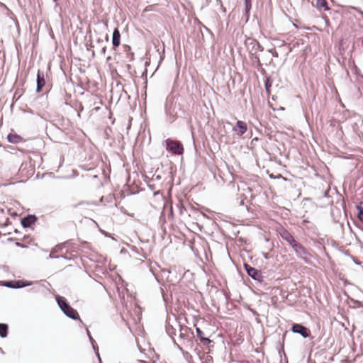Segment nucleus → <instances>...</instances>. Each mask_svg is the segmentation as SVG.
<instances>
[{
  "mask_svg": "<svg viewBox=\"0 0 363 363\" xmlns=\"http://www.w3.org/2000/svg\"><path fill=\"white\" fill-rule=\"evenodd\" d=\"M86 333L89 337V341L91 344L92 348H93V350H94V348H96V347H98L96 345V342L94 340V339L92 337V336L91 335L90 332L88 329H86Z\"/></svg>",
  "mask_w": 363,
  "mask_h": 363,
  "instance_id": "b1692460",
  "label": "nucleus"
},
{
  "mask_svg": "<svg viewBox=\"0 0 363 363\" xmlns=\"http://www.w3.org/2000/svg\"><path fill=\"white\" fill-rule=\"evenodd\" d=\"M173 343H174V345H176V347L178 348V350L182 352V354H184V356H186V355H190V354H189V352H185V351L183 350V348H182L179 345H178V344L177 343V342H176V340H175V339H174V338H173Z\"/></svg>",
  "mask_w": 363,
  "mask_h": 363,
  "instance_id": "bb28decb",
  "label": "nucleus"
},
{
  "mask_svg": "<svg viewBox=\"0 0 363 363\" xmlns=\"http://www.w3.org/2000/svg\"><path fill=\"white\" fill-rule=\"evenodd\" d=\"M165 330L167 335L173 340L174 335H176V329L169 323H167L165 325Z\"/></svg>",
  "mask_w": 363,
  "mask_h": 363,
  "instance_id": "a211bd4d",
  "label": "nucleus"
},
{
  "mask_svg": "<svg viewBox=\"0 0 363 363\" xmlns=\"http://www.w3.org/2000/svg\"><path fill=\"white\" fill-rule=\"evenodd\" d=\"M245 45L249 53L264 50L263 46L255 39L252 38H247L245 40Z\"/></svg>",
  "mask_w": 363,
  "mask_h": 363,
  "instance_id": "0eeeda50",
  "label": "nucleus"
},
{
  "mask_svg": "<svg viewBox=\"0 0 363 363\" xmlns=\"http://www.w3.org/2000/svg\"><path fill=\"white\" fill-rule=\"evenodd\" d=\"M262 256H263V257H264V259H269V255H268L267 253H266V252H262Z\"/></svg>",
  "mask_w": 363,
  "mask_h": 363,
  "instance_id": "a19ab883",
  "label": "nucleus"
},
{
  "mask_svg": "<svg viewBox=\"0 0 363 363\" xmlns=\"http://www.w3.org/2000/svg\"><path fill=\"white\" fill-rule=\"evenodd\" d=\"M60 257L67 259L68 258L65 255H60Z\"/></svg>",
  "mask_w": 363,
  "mask_h": 363,
  "instance_id": "5fc2aeb1",
  "label": "nucleus"
},
{
  "mask_svg": "<svg viewBox=\"0 0 363 363\" xmlns=\"http://www.w3.org/2000/svg\"><path fill=\"white\" fill-rule=\"evenodd\" d=\"M94 351L95 352V354H96V356L99 363H102L101 359V357H100V354H99V347H96V348H94Z\"/></svg>",
  "mask_w": 363,
  "mask_h": 363,
  "instance_id": "cd10ccee",
  "label": "nucleus"
},
{
  "mask_svg": "<svg viewBox=\"0 0 363 363\" xmlns=\"http://www.w3.org/2000/svg\"><path fill=\"white\" fill-rule=\"evenodd\" d=\"M65 244L66 242L60 243L58 245H57V247H59L60 249H62L63 247H65Z\"/></svg>",
  "mask_w": 363,
  "mask_h": 363,
  "instance_id": "ea45409f",
  "label": "nucleus"
},
{
  "mask_svg": "<svg viewBox=\"0 0 363 363\" xmlns=\"http://www.w3.org/2000/svg\"><path fill=\"white\" fill-rule=\"evenodd\" d=\"M0 353H1V354H4V350H2V348H1V347H0Z\"/></svg>",
  "mask_w": 363,
  "mask_h": 363,
  "instance_id": "4d7b16f0",
  "label": "nucleus"
},
{
  "mask_svg": "<svg viewBox=\"0 0 363 363\" xmlns=\"http://www.w3.org/2000/svg\"><path fill=\"white\" fill-rule=\"evenodd\" d=\"M250 59L253 62L256 63L257 66H261L262 63L260 62L259 56L257 52L249 53Z\"/></svg>",
  "mask_w": 363,
  "mask_h": 363,
  "instance_id": "6ab92c4d",
  "label": "nucleus"
},
{
  "mask_svg": "<svg viewBox=\"0 0 363 363\" xmlns=\"http://www.w3.org/2000/svg\"><path fill=\"white\" fill-rule=\"evenodd\" d=\"M2 284V281H0V286H1Z\"/></svg>",
  "mask_w": 363,
  "mask_h": 363,
  "instance_id": "774afa93",
  "label": "nucleus"
},
{
  "mask_svg": "<svg viewBox=\"0 0 363 363\" xmlns=\"http://www.w3.org/2000/svg\"><path fill=\"white\" fill-rule=\"evenodd\" d=\"M290 330L295 334L300 335L303 338H308L311 336V332L308 328L301 323H293Z\"/></svg>",
  "mask_w": 363,
  "mask_h": 363,
  "instance_id": "423d86ee",
  "label": "nucleus"
},
{
  "mask_svg": "<svg viewBox=\"0 0 363 363\" xmlns=\"http://www.w3.org/2000/svg\"><path fill=\"white\" fill-rule=\"evenodd\" d=\"M110 59H111V57H110V56H108V57H107V60H110Z\"/></svg>",
  "mask_w": 363,
  "mask_h": 363,
  "instance_id": "69168bd1",
  "label": "nucleus"
},
{
  "mask_svg": "<svg viewBox=\"0 0 363 363\" xmlns=\"http://www.w3.org/2000/svg\"><path fill=\"white\" fill-rule=\"evenodd\" d=\"M55 299L59 308L67 317L74 320H79L80 322H82L78 312L70 306L65 297L57 295Z\"/></svg>",
  "mask_w": 363,
  "mask_h": 363,
  "instance_id": "f257e3e1",
  "label": "nucleus"
},
{
  "mask_svg": "<svg viewBox=\"0 0 363 363\" xmlns=\"http://www.w3.org/2000/svg\"><path fill=\"white\" fill-rule=\"evenodd\" d=\"M233 130L237 133L238 135L242 136L247 130V123L242 121H237Z\"/></svg>",
  "mask_w": 363,
  "mask_h": 363,
  "instance_id": "1a4fd4ad",
  "label": "nucleus"
},
{
  "mask_svg": "<svg viewBox=\"0 0 363 363\" xmlns=\"http://www.w3.org/2000/svg\"><path fill=\"white\" fill-rule=\"evenodd\" d=\"M199 24L201 25V28H203V29H205V30H206L208 33H209L211 35H213V32L208 28H207L206 26H204L203 24H202L201 22L199 21Z\"/></svg>",
  "mask_w": 363,
  "mask_h": 363,
  "instance_id": "c85d7f7f",
  "label": "nucleus"
},
{
  "mask_svg": "<svg viewBox=\"0 0 363 363\" xmlns=\"http://www.w3.org/2000/svg\"><path fill=\"white\" fill-rule=\"evenodd\" d=\"M316 4L318 7L323 8L325 11L329 10L326 0H317Z\"/></svg>",
  "mask_w": 363,
  "mask_h": 363,
  "instance_id": "4be33fe9",
  "label": "nucleus"
},
{
  "mask_svg": "<svg viewBox=\"0 0 363 363\" xmlns=\"http://www.w3.org/2000/svg\"><path fill=\"white\" fill-rule=\"evenodd\" d=\"M121 44V33L118 28H115L112 34V45L113 48L118 47Z\"/></svg>",
  "mask_w": 363,
  "mask_h": 363,
  "instance_id": "9b49d317",
  "label": "nucleus"
},
{
  "mask_svg": "<svg viewBox=\"0 0 363 363\" xmlns=\"http://www.w3.org/2000/svg\"><path fill=\"white\" fill-rule=\"evenodd\" d=\"M150 272H152V275L155 277V279H156L157 282H158V283H159V282H160V281H159V279H158V278H157V275H156V274H155V273L154 272L152 267H150Z\"/></svg>",
  "mask_w": 363,
  "mask_h": 363,
  "instance_id": "473e14b6",
  "label": "nucleus"
},
{
  "mask_svg": "<svg viewBox=\"0 0 363 363\" xmlns=\"http://www.w3.org/2000/svg\"><path fill=\"white\" fill-rule=\"evenodd\" d=\"M186 118V121H187V123L190 125V128H191V130L193 131L194 128H193V126L191 125V116H189Z\"/></svg>",
  "mask_w": 363,
  "mask_h": 363,
  "instance_id": "7c9ffc66",
  "label": "nucleus"
},
{
  "mask_svg": "<svg viewBox=\"0 0 363 363\" xmlns=\"http://www.w3.org/2000/svg\"><path fill=\"white\" fill-rule=\"evenodd\" d=\"M36 83V92L40 93L42 91V89L45 85L44 73L43 72H41L40 69H38L37 72Z\"/></svg>",
  "mask_w": 363,
  "mask_h": 363,
  "instance_id": "9d476101",
  "label": "nucleus"
},
{
  "mask_svg": "<svg viewBox=\"0 0 363 363\" xmlns=\"http://www.w3.org/2000/svg\"><path fill=\"white\" fill-rule=\"evenodd\" d=\"M7 140L11 143L18 144L23 140V138L17 133H10L7 135Z\"/></svg>",
  "mask_w": 363,
  "mask_h": 363,
  "instance_id": "f8f14e48",
  "label": "nucleus"
},
{
  "mask_svg": "<svg viewBox=\"0 0 363 363\" xmlns=\"http://www.w3.org/2000/svg\"><path fill=\"white\" fill-rule=\"evenodd\" d=\"M292 250L298 258L303 260L306 263L309 262L311 255L300 242H298Z\"/></svg>",
  "mask_w": 363,
  "mask_h": 363,
  "instance_id": "39448f33",
  "label": "nucleus"
},
{
  "mask_svg": "<svg viewBox=\"0 0 363 363\" xmlns=\"http://www.w3.org/2000/svg\"><path fill=\"white\" fill-rule=\"evenodd\" d=\"M0 213H4V209L3 208H0Z\"/></svg>",
  "mask_w": 363,
  "mask_h": 363,
  "instance_id": "bf43d9fd",
  "label": "nucleus"
},
{
  "mask_svg": "<svg viewBox=\"0 0 363 363\" xmlns=\"http://www.w3.org/2000/svg\"><path fill=\"white\" fill-rule=\"evenodd\" d=\"M162 145L166 150L172 155H182L184 154V146L179 140L167 138L163 142Z\"/></svg>",
  "mask_w": 363,
  "mask_h": 363,
  "instance_id": "f03ea898",
  "label": "nucleus"
},
{
  "mask_svg": "<svg viewBox=\"0 0 363 363\" xmlns=\"http://www.w3.org/2000/svg\"><path fill=\"white\" fill-rule=\"evenodd\" d=\"M279 235L281 238L285 241H287L293 236V235L285 228H281L280 230Z\"/></svg>",
  "mask_w": 363,
  "mask_h": 363,
  "instance_id": "f3484780",
  "label": "nucleus"
},
{
  "mask_svg": "<svg viewBox=\"0 0 363 363\" xmlns=\"http://www.w3.org/2000/svg\"><path fill=\"white\" fill-rule=\"evenodd\" d=\"M76 171H73L74 175L77 176V174L75 173Z\"/></svg>",
  "mask_w": 363,
  "mask_h": 363,
  "instance_id": "052dcab7",
  "label": "nucleus"
},
{
  "mask_svg": "<svg viewBox=\"0 0 363 363\" xmlns=\"http://www.w3.org/2000/svg\"><path fill=\"white\" fill-rule=\"evenodd\" d=\"M245 1V10L244 16H246V21L249 20L250 13L252 8V0H244Z\"/></svg>",
  "mask_w": 363,
  "mask_h": 363,
  "instance_id": "2eb2a0df",
  "label": "nucleus"
},
{
  "mask_svg": "<svg viewBox=\"0 0 363 363\" xmlns=\"http://www.w3.org/2000/svg\"><path fill=\"white\" fill-rule=\"evenodd\" d=\"M10 215L12 216V217H15V216H17L18 214L16 212H12V213H10Z\"/></svg>",
  "mask_w": 363,
  "mask_h": 363,
  "instance_id": "09e8293b",
  "label": "nucleus"
},
{
  "mask_svg": "<svg viewBox=\"0 0 363 363\" xmlns=\"http://www.w3.org/2000/svg\"><path fill=\"white\" fill-rule=\"evenodd\" d=\"M162 272L163 273H166L167 272L168 274H169L171 272L169 269H162Z\"/></svg>",
  "mask_w": 363,
  "mask_h": 363,
  "instance_id": "3c124183",
  "label": "nucleus"
},
{
  "mask_svg": "<svg viewBox=\"0 0 363 363\" xmlns=\"http://www.w3.org/2000/svg\"><path fill=\"white\" fill-rule=\"evenodd\" d=\"M131 250H132V251L135 252V253H137V254H140V253H139V249H138L137 247H135V246H132V247H131Z\"/></svg>",
  "mask_w": 363,
  "mask_h": 363,
  "instance_id": "72a5a7b5",
  "label": "nucleus"
},
{
  "mask_svg": "<svg viewBox=\"0 0 363 363\" xmlns=\"http://www.w3.org/2000/svg\"><path fill=\"white\" fill-rule=\"evenodd\" d=\"M100 232L106 237H110V234L105 230H100Z\"/></svg>",
  "mask_w": 363,
  "mask_h": 363,
  "instance_id": "58836bf2",
  "label": "nucleus"
},
{
  "mask_svg": "<svg viewBox=\"0 0 363 363\" xmlns=\"http://www.w3.org/2000/svg\"><path fill=\"white\" fill-rule=\"evenodd\" d=\"M96 41H97V43L99 44H104V41L102 39H100V38L97 39Z\"/></svg>",
  "mask_w": 363,
  "mask_h": 363,
  "instance_id": "a18cd8bd",
  "label": "nucleus"
},
{
  "mask_svg": "<svg viewBox=\"0 0 363 363\" xmlns=\"http://www.w3.org/2000/svg\"><path fill=\"white\" fill-rule=\"evenodd\" d=\"M220 9L223 13H226V9L222 4H220Z\"/></svg>",
  "mask_w": 363,
  "mask_h": 363,
  "instance_id": "e433bc0d",
  "label": "nucleus"
},
{
  "mask_svg": "<svg viewBox=\"0 0 363 363\" xmlns=\"http://www.w3.org/2000/svg\"><path fill=\"white\" fill-rule=\"evenodd\" d=\"M76 171H73L74 175L77 176V174L75 173Z\"/></svg>",
  "mask_w": 363,
  "mask_h": 363,
  "instance_id": "680f3d73",
  "label": "nucleus"
},
{
  "mask_svg": "<svg viewBox=\"0 0 363 363\" xmlns=\"http://www.w3.org/2000/svg\"><path fill=\"white\" fill-rule=\"evenodd\" d=\"M272 85V82L270 78H267L264 81V88L267 93H270Z\"/></svg>",
  "mask_w": 363,
  "mask_h": 363,
  "instance_id": "5701e85b",
  "label": "nucleus"
},
{
  "mask_svg": "<svg viewBox=\"0 0 363 363\" xmlns=\"http://www.w3.org/2000/svg\"><path fill=\"white\" fill-rule=\"evenodd\" d=\"M123 50L126 55V58L129 62L134 60V53L131 51V48L128 45H123Z\"/></svg>",
  "mask_w": 363,
  "mask_h": 363,
  "instance_id": "4468645a",
  "label": "nucleus"
},
{
  "mask_svg": "<svg viewBox=\"0 0 363 363\" xmlns=\"http://www.w3.org/2000/svg\"><path fill=\"white\" fill-rule=\"evenodd\" d=\"M87 245H88V242H85V241L82 243V246L83 247H87Z\"/></svg>",
  "mask_w": 363,
  "mask_h": 363,
  "instance_id": "49530a36",
  "label": "nucleus"
},
{
  "mask_svg": "<svg viewBox=\"0 0 363 363\" xmlns=\"http://www.w3.org/2000/svg\"><path fill=\"white\" fill-rule=\"evenodd\" d=\"M179 337L182 339H184L186 337V335L180 331Z\"/></svg>",
  "mask_w": 363,
  "mask_h": 363,
  "instance_id": "37998d69",
  "label": "nucleus"
},
{
  "mask_svg": "<svg viewBox=\"0 0 363 363\" xmlns=\"http://www.w3.org/2000/svg\"><path fill=\"white\" fill-rule=\"evenodd\" d=\"M33 281L24 280V279H13L8 281H2L1 286H5L10 289H22L26 286H31Z\"/></svg>",
  "mask_w": 363,
  "mask_h": 363,
  "instance_id": "20e7f679",
  "label": "nucleus"
},
{
  "mask_svg": "<svg viewBox=\"0 0 363 363\" xmlns=\"http://www.w3.org/2000/svg\"><path fill=\"white\" fill-rule=\"evenodd\" d=\"M105 42L106 43L108 42V35H106Z\"/></svg>",
  "mask_w": 363,
  "mask_h": 363,
  "instance_id": "864d4df0",
  "label": "nucleus"
},
{
  "mask_svg": "<svg viewBox=\"0 0 363 363\" xmlns=\"http://www.w3.org/2000/svg\"><path fill=\"white\" fill-rule=\"evenodd\" d=\"M353 9L357 11L359 13V14L363 18V11H361L359 9L355 8V7H353Z\"/></svg>",
  "mask_w": 363,
  "mask_h": 363,
  "instance_id": "c9c22d12",
  "label": "nucleus"
},
{
  "mask_svg": "<svg viewBox=\"0 0 363 363\" xmlns=\"http://www.w3.org/2000/svg\"><path fill=\"white\" fill-rule=\"evenodd\" d=\"M49 258L50 259H57V258H60V256H54V255H52V253H50L49 255Z\"/></svg>",
  "mask_w": 363,
  "mask_h": 363,
  "instance_id": "79ce46f5",
  "label": "nucleus"
},
{
  "mask_svg": "<svg viewBox=\"0 0 363 363\" xmlns=\"http://www.w3.org/2000/svg\"><path fill=\"white\" fill-rule=\"evenodd\" d=\"M342 363H351V362L348 359H345L342 360Z\"/></svg>",
  "mask_w": 363,
  "mask_h": 363,
  "instance_id": "de8ad7c7",
  "label": "nucleus"
},
{
  "mask_svg": "<svg viewBox=\"0 0 363 363\" xmlns=\"http://www.w3.org/2000/svg\"><path fill=\"white\" fill-rule=\"evenodd\" d=\"M280 345V347L278 349V352L280 357H281V354H283L285 358H286V355L284 352V341L282 342H279Z\"/></svg>",
  "mask_w": 363,
  "mask_h": 363,
  "instance_id": "393cba45",
  "label": "nucleus"
},
{
  "mask_svg": "<svg viewBox=\"0 0 363 363\" xmlns=\"http://www.w3.org/2000/svg\"><path fill=\"white\" fill-rule=\"evenodd\" d=\"M196 333L198 337L199 338V340L204 345L209 344L212 342V340H210L209 337H205L203 336V333L200 328H196Z\"/></svg>",
  "mask_w": 363,
  "mask_h": 363,
  "instance_id": "ddd939ff",
  "label": "nucleus"
},
{
  "mask_svg": "<svg viewBox=\"0 0 363 363\" xmlns=\"http://www.w3.org/2000/svg\"><path fill=\"white\" fill-rule=\"evenodd\" d=\"M15 233H18V230H15Z\"/></svg>",
  "mask_w": 363,
  "mask_h": 363,
  "instance_id": "0e129e2a",
  "label": "nucleus"
},
{
  "mask_svg": "<svg viewBox=\"0 0 363 363\" xmlns=\"http://www.w3.org/2000/svg\"><path fill=\"white\" fill-rule=\"evenodd\" d=\"M362 203H359L357 205L356 208L357 210V218L359 221H361L363 223V207L362 206Z\"/></svg>",
  "mask_w": 363,
  "mask_h": 363,
  "instance_id": "aec40b11",
  "label": "nucleus"
},
{
  "mask_svg": "<svg viewBox=\"0 0 363 363\" xmlns=\"http://www.w3.org/2000/svg\"><path fill=\"white\" fill-rule=\"evenodd\" d=\"M160 290H161V293H162V295L163 299L165 301L164 289H163L162 288H160Z\"/></svg>",
  "mask_w": 363,
  "mask_h": 363,
  "instance_id": "c03bdc74",
  "label": "nucleus"
},
{
  "mask_svg": "<svg viewBox=\"0 0 363 363\" xmlns=\"http://www.w3.org/2000/svg\"><path fill=\"white\" fill-rule=\"evenodd\" d=\"M9 325L6 323H0V337L4 338L8 336Z\"/></svg>",
  "mask_w": 363,
  "mask_h": 363,
  "instance_id": "dca6fc26",
  "label": "nucleus"
},
{
  "mask_svg": "<svg viewBox=\"0 0 363 363\" xmlns=\"http://www.w3.org/2000/svg\"><path fill=\"white\" fill-rule=\"evenodd\" d=\"M97 177H98V176H97V175H94V178H97Z\"/></svg>",
  "mask_w": 363,
  "mask_h": 363,
  "instance_id": "338daca9",
  "label": "nucleus"
},
{
  "mask_svg": "<svg viewBox=\"0 0 363 363\" xmlns=\"http://www.w3.org/2000/svg\"><path fill=\"white\" fill-rule=\"evenodd\" d=\"M329 191H330V189H328L326 190H325L323 191V196L325 197V198H329Z\"/></svg>",
  "mask_w": 363,
  "mask_h": 363,
  "instance_id": "2f4dec72",
  "label": "nucleus"
},
{
  "mask_svg": "<svg viewBox=\"0 0 363 363\" xmlns=\"http://www.w3.org/2000/svg\"><path fill=\"white\" fill-rule=\"evenodd\" d=\"M286 242L289 243V245L291 246V248L294 247L297 245V243L298 242V241L296 240V239L294 238V236H292Z\"/></svg>",
  "mask_w": 363,
  "mask_h": 363,
  "instance_id": "a878e982",
  "label": "nucleus"
},
{
  "mask_svg": "<svg viewBox=\"0 0 363 363\" xmlns=\"http://www.w3.org/2000/svg\"><path fill=\"white\" fill-rule=\"evenodd\" d=\"M269 52L272 53V56L274 57H279L278 52L275 50L270 49V50H269Z\"/></svg>",
  "mask_w": 363,
  "mask_h": 363,
  "instance_id": "c756f323",
  "label": "nucleus"
},
{
  "mask_svg": "<svg viewBox=\"0 0 363 363\" xmlns=\"http://www.w3.org/2000/svg\"><path fill=\"white\" fill-rule=\"evenodd\" d=\"M243 267L247 274L254 281L260 284L264 281V277L262 275L261 270L252 267L247 263H244Z\"/></svg>",
  "mask_w": 363,
  "mask_h": 363,
  "instance_id": "7ed1b4c3",
  "label": "nucleus"
},
{
  "mask_svg": "<svg viewBox=\"0 0 363 363\" xmlns=\"http://www.w3.org/2000/svg\"><path fill=\"white\" fill-rule=\"evenodd\" d=\"M216 1L217 2H218L220 5V4H222L221 0H216Z\"/></svg>",
  "mask_w": 363,
  "mask_h": 363,
  "instance_id": "13d9d810",
  "label": "nucleus"
},
{
  "mask_svg": "<svg viewBox=\"0 0 363 363\" xmlns=\"http://www.w3.org/2000/svg\"><path fill=\"white\" fill-rule=\"evenodd\" d=\"M16 245L18 246V247H23V245L21 243L18 242H16Z\"/></svg>",
  "mask_w": 363,
  "mask_h": 363,
  "instance_id": "8fccbe9b",
  "label": "nucleus"
},
{
  "mask_svg": "<svg viewBox=\"0 0 363 363\" xmlns=\"http://www.w3.org/2000/svg\"><path fill=\"white\" fill-rule=\"evenodd\" d=\"M354 303L357 305L358 307L363 308V303L359 301H354Z\"/></svg>",
  "mask_w": 363,
  "mask_h": 363,
  "instance_id": "4c0bfd02",
  "label": "nucleus"
},
{
  "mask_svg": "<svg viewBox=\"0 0 363 363\" xmlns=\"http://www.w3.org/2000/svg\"><path fill=\"white\" fill-rule=\"evenodd\" d=\"M76 171H73L74 175L77 176V174L75 173Z\"/></svg>",
  "mask_w": 363,
  "mask_h": 363,
  "instance_id": "e2e57ef3",
  "label": "nucleus"
},
{
  "mask_svg": "<svg viewBox=\"0 0 363 363\" xmlns=\"http://www.w3.org/2000/svg\"><path fill=\"white\" fill-rule=\"evenodd\" d=\"M343 254L347 256V257H349L353 262L355 264L357 265H361L362 264V262L359 260H357L354 256H352L350 252L348 250H344L343 251Z\"/></svg>",
  "mask_w": 363,
  "mask_h": 363,
  "instance_id": "412c9836",
  "label": "nucleus"
},
{
  "mask_svg": "<svg viewBox=\"0 0 363 363\" xmlns=\"http://www.w3.org/2000/svg\"><path fill=\"white\" fill-rule=\"evenodd\" d=\"M155 179L160 180V179H161V176H160V175H157V176L155 177Z\"/></svg>",
  "mask_w": 363,
  "mask_h": 363,
  "instance_id": "603ef678",
  "label": "nucleus"
},
{
  "mask_svg": "<svg viewBox=\"0 0 363 363\" xmlns=\"http://www.w3.org/2000/svg\"><path fill=\"white\" fill-rule=\"evenodd\" d=\"M106 45H104V46L101 48V55H105V54H106Z\"/></svg>",
  "mask_w": 363,
  "mask_h": 363,
  "instance_id": "f704fd0d",
  "label": "nucleus"
},
{
  "mask_svg": "<svg viewBox=\"0 0 363 363\" xmlns=\"http://www.w3.org/2000/svg\"><path fill=\"white\" fill-rule=\"evenodd\" d=\"M140 363H149L148 362H147L145 360H140Z\"/></svg>",
  "mask_w": 363,
  "mask_h": 363,
  "instance_id": "6e6d98bb",
  "label": "nucleus"
},
{
  "mask_svg": "<svg viewBox=\"0 0 363 363\" xmlns=\"http://www.w3.org/2000/svg\"><path fill=\"white\" fill-rule=\"evenodd\" d=\"M38 220V217L34 214H28L21 219V223L23 228H30Z\"/></svg>",
  "mask_w": 363,
  "mask_h": 363,
  "instance_id": "6e6552de",
  "label": "nucleus"
}]
</instances>
